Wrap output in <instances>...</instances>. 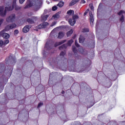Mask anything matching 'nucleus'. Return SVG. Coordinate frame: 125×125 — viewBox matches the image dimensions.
<instances>
[{
    "instance_id": "1",
    "label": "nucleus",
    "mask_w": 125,
    "mask_h": 125,
    "mask_svg": "<svg viewBox=\"0 0 125 125\" xmlns=\"http://www.w3.org/2000/svg\"><path fill=\"white\" fill-rule=\"evenodd\" d=\"M15 8L16 10H18V9H20L21 8V7H19L16 5V0H14L13 1V4L11 6V4L8 3L6 4V6L5 7L3 6H0V15L2 16V17H4L5 15H6V11H10L13 10V9ZM3 23V19L0 18V26Z\"/></svg>"
},
{
    "instance_id": "2",
    "label": "nucleus",
    "mask_w": 125,
    "mask_h": 125,
    "mask_svg": "<svg viewBox=\"0 0 125 125\" xmlns=\"http://www.w3.org/2000/svg\"><path fill=\"white\" fill-rule=\"evenodd\" d=\"M42 1L41 0H37L34 1L33 4H27V5L24 7V8H28V7H31V6H34V10L35 11H38L40 8H41V5H42Z\"/></svg>"
},
{
    "instance_id": "3",
    "label": "nucleus",
    "mask_w": 125,
    "mask_h": 125,
    "mask_svg": "<svg viewBox=\"0 0 125 125\" xmlns=\"http://www.w3.org/2000/svg\"><path fill=\"white\" fill-rule=\"evenodd\" d=\"M79 19V16L77 15H74L72 17V19H70L68 20V22L71 26H74L76 24V20Z\"/></svg>"
},
{
    "instance_id": "4",
    "label": "nucleus",
    "mask_w": 125,
    "mask_h": 125,
    "mask_svg": "<svg viewBox=\"0 0 125 125\" xmlns=\"http://www.w3.org/2000/svg\"><path fill=\"white\" fill-rule=\"evenodd\" d=\"M73 40H70L68 41V42H67V45H62L60 46L59 49H60V50L62 49H66V47H67V46H70L72 43H73Z\"/></svg>"
},
{
    "instance_id": "5",
    "label": "nucleus",
    "mask_w": 125,
    "mask_h": 125,
    "mask_svg": "<svg viewBox=\"0 0 125 125\" xmlns=\"http://www.w3.org/2000/svg\"><path fill=\"white\" fill-rule=\"evenodd\" d=\"M15 21V14H12V15H10L6 19V21L9 23H11L12 22H14Z\"/></svg>"
},
{
    "instance_id": "6",
    "label": "nucleus",
    "mask_w": 125,
    "mask_h": 125,
    "mask_svg": "<svg viewBox=\"0 0 125 125\" xmlns=\"http://www.w3.org/2000/svg\"><path fill=\"white\" fill-rule=\"evenodd\" d=\"M5 31L6 30H5V29L1 31L0 32V36H1L3 38V39H9L10 35H9V34L6 33H4Z\"/></svg>"
},
{
    "instance_id": "7",
    "label": "nucleus",
    "mask_w": 125,
    "mask_h": 125,
    "mask_svg": "<svg viewBox=\"0 0 125 125\" xmlns=\"http://www.w3.org/2000/svg\"><path fill=\"white\" fill-rule=\"evenodd\" d=\"M49 25V23H48L47 22H44L42 24H41L37 26L36 28L37 29H44L46 27H47Z\"/></svg>"
},
{
    "instance_id": "8",
    "label": "nucleus",
    "mask_w": 125,
    "mask_h": 125,
    "mask_svg": "<svg viewBox=\"0 0 125 125\" xmlns=\"http://www.w3.org/2000/svg\"><path fill=\"white\" fill-rule=\"evenodd\" d=\"M17 25L15 23H12L11 24L7 25L5 28V31H8V30H12L16 27Z\"/></svg>"
},
{
    "instance_id": "9",
    "label": "nucleus",
    "mask_w": 125,
    "mask_h": 125,
    "mask_svg": "<svg viewBox=\"0 0 125 125\" xmlns=\"http://www.w3.org/2000/svg\"><path fill=\"white\" fill-rule=\"evenodd\" d=\"M31 25L25 26L22 29V32L23 33H28V32L30 31V29H31Z\"/></svg>"
},
{
    "instance_id": "10",
    "label": "nucleus",
    "mask_w": 125,
    "mask_h": 125,
    "mask_svg": "<svg viewBox=\"0 0 125 125\" xmlns=\"http://www.w3.org/2000/svg\"><path fill=\"white\" fill-rule=\"evenodd\" d=\"M89 16H90V23L92 26H93L94 19L93 18V15L91 12H89Z\"/></svg>"
},
{
    "instance_id": "11",
    "label": "nucleus",
    "mask_w": 125,
    "mask_h": 125,
    "mask_svg": "<svg viewBox=\"0 0 125 125\" xmlns=\"http://www.w3.org/2000/svg\"><path fill=\"white\" fill-rule=\"evenodd\" d=\"M67 15L66 16V20L69 19V16H72L74 14V11L70 10L67 12Z\"/></svg>"
},
{
    "instance_id": "12",
    "label": "nucleus",
    "mask_w": 125,
    "mask_h": 125,
    "mask_svg": "<svg viewBox=\"0 0 125 125\" xmlns=\"http://www.w3.org/2000/svg\"><path fill=\"white\" fill-rule=\"evenodd\" d=\"M41 18L42 21H46V20H47V18H48V15H42L41 16Z\"/></svg>"
},
{
    "instance_id": "13",
    "label": "nucleus",
    "mask_w": 125,
    "mask_h": 125,
    "mask_svg": "<svg viewBox=\"0 0 125 125\" xmlns=\"http://www.w3.org/2000/svg\"><path fill=\"white\" fill-rule=\"evenodd\" d=\"M80 1V0H73L69 4V5L70 6H73V5H74V4H76L77 2H79Z\"/></svg>"
},
{
    "instance_id": "14",
    "label": "nucleus",
    "mask_w": 125,
    "mask_h": 125,
    "mask_svg": "<svg viewBox=\"0 0 125 125\" xmlns=\"http://www.w3.org/2000/svg\"><path fill=\"white\" fill-rule=\"evenodd\" d=\"M65 34L62 32H60L58 36V39H62Z\"/></svg>"
},
{
    "instance_id": "15",
    "label": "nucleus",
    "mask_w": 125,
    "mask_h": 125,
    "mask_svg": "<svg viewBox=\"0 0 125 125\" xmlns=\"http://www.w3.org/2000/svg\"><path fill=\"white\" fill-rule=\"evenodd\" d=\"M84 42V38L83 36H80V37L79 38V42L80 43H83Z\"/></svg>"
},
{
    "instance_id": "16",
    "label": "nucleus",
    "mask_w": 125,
    "mask_h": 125,
    "mask_svg": "<svg viewBox=\"0 0 125 125\" xmlns=\"http://www.w3.org/2000/svg\"><path fill=\"white\" fill-rule=\"evenodd\" d=\"M66 42V40H63L62 42H57L55 44V46H57L58 45H60V44H62V43H64V42Z\"/></svg>"
},
{
    "instance_id": "17",
    "label": "nucleus",
    "mask_w": 125,
    "mask_h": 125,
    "mask_svg": "<svg viewBox=\"0 0 125 125\" xmlns=\"http://www.w3.org/2000/svg\"><path fill=\"white\" fill-rule=\"evenodd\" d=\"M59 17H60V16H59V13H57L53 16V18H54V19H55V20H57V19H58V18H59Z\"/></svg>"
},
{
    "instance_id": "18",
    "label": "nucleus",
    "mask_w": 125,
    "mask_h": 125,
    "mask_svg": "<svg viewBox=\"0 0 125 125\" xmlns=\"http://www.w3.org/2000/svg\"><path fill=\"white\" fill-rule=\"evenodd\" d=\"M64 5V2L63 1H60L58 4L57 6H59V7H62Z\"/></svg>"
},
{
    "instance_id": "19",
    "label": "nucleus",
    "mask_w": 125,
    "mask_h": 125,
    "mask_svg": "<svg viewBox=\"0 0 125 125\" xmlns=\"http://www.w3.org/2000/svg\"><path fill=\"white\" fill-rule=\"evenodd\" d=\"M74 31H73L72 29H71L70 31H68L66 35H67V37H70V36H71V35H72V34H73V32Z\"/></svg>"
},
{
    "instance_id": "20",
    "label": "nucleus",
    "mask_w": 125,
    "mask_h": 125,
    "mask_svg": "<svg viewBox=\"0 0 125 125\" xmlns=\"http://www.w3.org/2000/svg\"><path fill=\"white\" fill-rule=\"evenodd\" d=\"M8 43H9V40L8 39H7L4 41V46H5L6 44H8Z\"/></svg>"
},
{
    "instance_id": "21",
    "label": "nucleus",
    "mask_w": 125,
    "mask_h": 125,
    "mask_svg": "<svg viewBox=\"0 0 125 125\" xmlns=\"http://www.w3.org/2000/svg\"><path fill=\"white\" fill-rule=\"evenodd\" d=\"M27 21L28 22V23H29V24H33V23H34V21H33V20L31 19H28Z\"/></svg>"
},
{
    "instance_id": "22",
    "label": "nucleus",
    "mask_w": 125,
    "mask_h": 125,
    "mask_svg": "<svg viewBox=\"0 0 125 125\" xmlns=\"http://www.w3.org/2000/svg\"><path fill=\"white\" fill-rule=\"evenodd\" d=\"M0 46H4V42L2 40H0Z\"/></svg>"
},
{
    "instance_id": "23",
    "label": "nucleus",
    "mask_w": 125,
    "mask_h": 125,
    "mask_svg": "<svg viewBox=\"0 0 125 125\" xmlns=\"http://www.w3.org/2000/svg\"><path fill=\"white\" fill-rule=\"evenodd\" d=\"M57 23V21H53L50 25V26L51 27H53V26H55L56 25Z\"/></svg>"
},
{
    "instance_id": "24",
    "label": "nucleus",
    "mask_w": 125,
    "mask_h": 125,
    "mask_svg": "<svg viewBox=\"0 0 125 125\" xmlns=\"http://www.w3.org/2000/svg\"><path fill=\"white\" fill-rule=\"evenodd\" d=\"M53 11H55V10H57V6H54L52 8Z\"/></svg>"
},
{
    "instance_id": "25",
    "label": "nucleus",
    "mask_w": 125,
    "mask_h": 125,
    "mask_svg": "<svg viewBox=\"0 0 125 125\" xmlns=\"http://www.w3.org/2000/svg\"><path fill=\"white\" fill-rule=\"evenodd\" d=\"M123 14H125V12L124 11H121L118 13V15H123Z\"/></svg>"
},
{
    "instance_id": "26",
    "label": "nucleus",
    "mask_w": 125,
    "mask_h": 125,
    "mask_svg": "<svg viewBox=\"0 0 125 125\" xmlns=\"http://www.w3.org/2000/svg\"><path fill=\"white\" fill-rule=\"evenodd\" d=\"M65 54H66V53L65 52H62L60 53V55H61V57H63V56H64L65 55Z\"/></svg>"
},
{
    "instance_id": "27",
    "label": "nucleus",
    "mask_w": 125,
    "mask_h": 125,
    "mask_svg": "<svg viewBox=\"0 0 125 125\" xmlns=\"http://www.w3.org/2000/svg\"><path fill=\"white\" fill-rule=\"evenodd\" d=\"M42 105H43V104L42 103H40L38 105V108H41V107H42Z\"/></svg>"
},
{
    "instance_id": "28",
    "label": "nucleus",
    "mask_w": 125,
    "mask_h": 125,
    "mask_svg": "<svg viewBox=\"0 0 125 125\" xmlns=\"http://www.w3.org/2000/svg\"><path fill=\"white\" fill-rule=\"evenodd\" d=\"M89 6L90 7V8L91 9V10H93V5H92V4H90L89 5Z\"/></svg>"
},
{
    "instance_id": "29",
    "label": "nucleus",
    "mask_w": 125,
    "mask_h": 125,
    "mask_svg": "<svg viewBox=\"0 0 125 125\" xmlns=\"http://www.w3.org/2000/svg\"><path fill=\"white\" fill-rule=\"evenodd\" d=\"M88 11H89V9H88L86 10V11L84 13V16H85V15H86V14H87V13H88Z\"/></svg>"
},
{
    "instance_id": "30",
    "label": "nucleus",
    "mask_w": 125,
    "mask_h": 125,
    "mask_svg": "<svg viewBox=\"0 0 125 125\" xmlns=\"http://www.w3.org/2000/svg\"><path fill=\"white\" fill-rule=\"evenodd\" d=\"M124 21L125 19H124V16H122L120 18V21H121V22H124Z\"/></svg>"
},
{
    "instance_id": "31",
    "label": "nucleus",
    "mask_w": 125,
    "mask_h": 125,
    "mask_svg": "<svg viewBox=\"0 0 125 125\" xmlns=\"http://www.w3.org/2000/svg\"><path fill=\"white\" fill-rule=\"evenodd\" d=\"M75 45L77 47H79V46H80V45H79V44H78V42L77 41H75Z\"/></svg>"
},
{
    "instance_id": "32",
    "label": "nucleus",
    "mask_w": 125,
    "mask_h": 125,
    "mask_svg": "<svg viewBox=\"0 0 125 125\" xmlns=\"http://www.w3.org/2000/svg\"><path fill=\"white\" fill-rule=\"evenodd\" d=\"M88 29H87V28H85V29H83V32H88Z\"/></svg>"
},
{
    "instance_id": "33",
    "label": "nucleus",
    "mask_w": 125,
    "mask_h": 125,
    "mask_svg": "<svg viewBox=\"0 0 125 125\" xmlns=\"http://www.w3.org/2000/svg\"><path fill=\"white\" fill-rule=\"evenodd\" d=\"M72 50L73 51H74V52H76V47H75V46L72 47Z\"/></svg>"
},
{
    "instance_id": "34",
    "label": "nucleus",
    "mask_w": 125,
    "mask_h": 125,
    "mask_svg": "<svg viewBox=\"0 0 125 125\" xmlns=\"http://www.w3.org/2000/svg\"><path fill=\"white\" fill-rule=\"evenodd\" d=\"M24 1H25V0H20V3L22 4V3L24 2Z\"/></svg>"
},
{
    "instance_id": "35",
    "label": "nucleus",
    "mask_w": 125,
    "mask_h": 125,
    "mask_svg": "<svg viewBox=\"0 0 125 125\" xmlns=\"http://www.w3.org/2000/svg\"><path fill=\"white\" fill-rule=\"evenodd\" d=\"M85 2V0H81V3H84Z\"/></svg>"
},
{
    "instance_id": "36",
    "label": "nucleus",
    "mask_w": 125,
    "mask_h": 125,
    "mask_svg": "<svg viewBox=\"0 0 125 125\" xmlns=\"http://www.w3.org/2000/svg\"><path fill=\"white\" fill-rule=\"evenodd\" d=\"M14 32L15 34H18V33L19 32L18 30H15Z\"/></svg>"
},
{
    "instance_id": "37",
    "label": "nucleus",
    "mask_w": 125,
    "mask_h": 125,
    "mask_svg": "<svg viewBox=\"0 0 125 125\" xmlns=\"http://www.w3.org/2000/svg\"><path fill=\"white\" fill-rule=\"evenodd\" d=\"M48 45V44H47V43H46L45 44V48H47Z\"/></svg>"
},
{
    "instance_id": "38",
    "label": "nucleus",
    "mask_w": 125,
    "mask_h": 125,
    "mask_svg": "<svg viewBox=\"0 0 125 125\" xmlns=\"http://www.w3.org/2000/svg\"><path fill=\"white\" fill-rule=\"evenodd\" d=\"M62 94H64V93H65V92L64 91H62Z\"/></svg>"
},
{
    "instance_id": "39",
    "label": "nucleus",
    "mask_w": 125,
    "mask_h": 125,
    "mask_svg": "<svg viewBox=\"0 0 125 125\" xmlns=\"http://www.w3.org/2000/svg\"><path fill=\"white\" fill-rule=\"evenodd\" d=\"M55 1H58L59 0H54Z\"/></svg>"
}]
</instances>
